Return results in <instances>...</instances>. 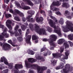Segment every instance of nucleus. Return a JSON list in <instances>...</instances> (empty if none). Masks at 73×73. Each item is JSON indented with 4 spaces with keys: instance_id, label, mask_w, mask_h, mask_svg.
Segmentation results:
<instances>
[{
    "instance_id": "39448f33",
    "label": "nucleus",
    "mask_w": 73,
    "mask_h": 73,
    "mask_svg": "<svg viewBox=\"0 0 73 73\" xmlns=\"http://www.w3.org/2000/svg\"><path fill=\"white\" fill-rule=\"evenodd\" d=\"M35 31L37 32L40 35H46V33L44 29H40L39 28V27L37 25L35 24Z\"/></svg>"
},
{
    "instance_id": "37998d69",
    "label": "nucleus",
    "mask_w": 73,
    "mask_h": 73,
    "mask_svg": "<svg viewBox=\"0 0 73 73\" xmlns=\"http://www.w3.org/2000/svg\"><path fill=\"white\" fill-rule=\"evenodd\" d=\"M27 26L25 27L24 26H21V28L23 31H25V28Z\"/></svg>"
},
{
    "instance_id": "69168bd1",
    "label": "nucleus",
    "mask_w": 73,
    "mask_h": 73,
    "mask_svg": "<svg viewBox=\"0 0 73 73\" xmlns=\"http://www.w3.org/2000/svg\"><path fill=\"white\" fill-rule=\"evenodd\" d=\"M2 68V66L1 65H0V69H1V68Z\"/></svg>"
},
{
    "instance_id": "bf43d9fd",
    "label": "nucleus",
    "mask_w": 73,
    "mask_h": 73,
    "mask_svg": "<svg viewBox=\"0 0 73 73\" xmlns=\"http://www.w3.org/2000/svg\"><path fill=\"white\" fill-rule=\"evenodd\" d=\"M50 70H48L47 71V73H50Z\"/></svg>"
},
{
    "instance_id": "2f4dec72",
    "label": "nucleus",
    "mask_w": 73,
    "mask_h": 73,
    "mask_svg": "<svg viewBox=\"0 0 73 73\" xmlns=\"http://www.w3.org/2000/svg\"><path fill=\"white\" fill-rule=\"evenodd\" d=\"M15 4L16 5L17 7H19V8H21V6L20 5V4L17 2H15Z\"/></svg>"
},
{
    "instance_id": "bb28decb",
    "label": "nucleus",
    "mask_w": 73,
    "mask_h": 73,
    "mask_svg": "<svg viewBox=\"0 0 73 73\" xmlns=\"http://www.w3.org/2000/svg\"><path fill=\"white\" fill-rule=\"evenodd\" d=\"M62 7H66V8H68L69 7V5L68 3H63Z\"/></svg>"
},
{
    "instance_id": "c756f323",
    "label": "nucleus",
    "mask_w": 73,
    "mask_h": 73,
    "mask_svg": "<svg viewBox=\"0 0 73 73\" xmlns=\"http://www.w3.org/2000/svg\"><path fill=\"white\" fill-rule=\"evenodd\" d=\"M29 52H28V53L29 54H31V55H33L35 54V52L31 50H29Z\"/></svg>"
},
{
    "instance_id": "393cba45",
    "label": "nucleus",
    "mask_w": 73,
    "mask_h": 73,
    "mask_svg": "<svg viewBox=\"0 0 73 73\" xmlns=\"http://www.w3.org/2000/svg\"><path fill=\"white\" fill-rule=\"evenodd\" d=\"M28 61L29 62L32 63L33 62H36V59H34L33 58H30L28 59Z\"/></svg>"
},
{
    "instance_id": "f03ea898",
    "label": "nucleus",
    "mask_w": 73,
    "mask_h": 73,
    "mask_svg": "<svg viewBox=\"0 0 73 73\" xmlns=\"http://www.w3.org/2000/svg\"><path fill=\"white\" fill-rule=\"evenodd\" d=\"M66 25L65 27H63L62 29L63 32H68L71 31L73 32V24L72 23H70V21H67L66 22Z\"/></svg>"
},
{
    "instance_id": "f3484780",
    "label": "nucleus",
    "mask_w": 73,
    "mask_h": 73,
    "mask_svg": "<svg viewBox=\"0 0 73 73\" xmlns=\"http://www.w3.org/2000/svg\"><path fill=\"white\" fill-rule=\"evenodd\" d=\"M65 54L66 56H63V58L61 59L62 61H63L64 60V59H68V56L69 54V51H67V52H65Z\"/></svg>"
},
{
    "instance_id": "0e129e2a",
    "label": "nucleus",
    "mask_w": 73,
    "mask_h": 73,
    "mask_svg": "<svg viewBox=\"0 0 73 73\" xmlns=\"http://www.w3.org/2000/svg\"><path fill=\"white\" fill-rule=\"evenodd\" d=\"M67 17V18H69V19H71V17H70V16Z\"/></svg>"
},
{
    "instance_id": "de8ad7c7",
    "label": "nucleus",
    "mask_w": 73,
    "mask_h": 73,
    "mask_svg": "<svg viewBox=\"0 0 73 73\" xmlns=\"http://www.w3.org/2000/svg\"><path fill=\"white\" fill-rule=\"evenodd\" d=\"M68 42L70 45V46H73V42L70 41H68Z\"/></svg>"
},
{
    "instance_id": "dca6fc26",
    "label": "nucleus",
    "mask_w": 73,
    "mask_h": 73,
    "mask_svg": "<svg viewBox=\"0 0 73 73\" xmlns=\"http://www.w3.org/2000/svg\"><path fill=\"white\" fill-rule=\"evenodd\" d=\"M3 58L1 57V62H4V64L6 65H8V61H7V59H6L4 57V56H3Z\"/></svg>"
},
{
    "instance_id": "72a5a7b5",
    "label": "nucleus",
    "mask_w": 73,
    "mask_h": 73,
    "mask_svg": "<svg viewBox=\"0 0 73 73\" xmlns=\"http://www.w3.org/2000/svg\"><path fill=\"white\" fill-rule=\"evenodd\" d=\"M47 29L49 32H50H50H52V29L49 27H47Z\"/></svg>"
},
{
    "instance_id": "c9c22d12",
    "label": "nucleus",
    "mask_w": 73,
    "mask_h": 73,
    "mask_svg": "<svg viewBox=\"0 0 73 73\" xmlns=\"http://www.w3.org/2000/svg\"><path fill=\"white\" fill-rule=\"evenodd\" d=\"M8 43H9V44H10L13 46H15V45L14 44H13L12 43V40H9L8 41Z\"/></svg>"
},
{
    "instance_id": "052dcab7",
    "label": "nucleus",
    "mask_w": 73,
    "mask_h": 73,
    "mask_svg": "<svg viewBox=\"0 0 73 73\" xmlns=\"http://www.w3.org/2000/svg\"><path fill=\"white\" fill-rule=\"evenodd\" d=\"M44 50L45 49H44L43 48H42L41 50V52H43V51H44Z\"/></svg>"
},
{
    "instance_id": "c85d7f7f",
    "label": "nucleus",
    "mask_w": 73,
    "mask_h": 73,
    "mask_svg": "<svg viewBox=\"0 0 73 73\" xmlns=\"http://www.w3.org/2000/svg\"><path fill=\"white\" fill-rule=\"evenodd\" d=\"M28 13L29 14H30V15H33L35 13V11L33 10H29L28 11Z\"/></svg>"
},
{
    "instance_id": "58836bf2",
    "label": "nucleus",
    "mask_w": 73,
    "mask_h": 73,
    "mask_svg": "<svg viewBox=\"0 0 73 73\" xmlns=\"http://www.w3.org/2000/svg\"><path fill=\"white\" fill-rule=\"evenodd\" d=\"M32 39L33 40H37V37L35 35H33L32 36Z\"/></svg>"
},
{
    "instance_id": "423d86ee",
    "label": "nucleus",
    "mask_w": 73,
    "mask_h": 73,
    "mask_svg": "<svg viewBox=\"0 0 73 73\" xmlns=\"http://www.w3.org/2000/svg\"><path fill=\"white\" fill-rule=\"evenodd\" d=\"M23 67L22 64H16L15 66V68L16 70L14 71V73H17V72H18V73H25V71L24 70H21L19 71V69H21Z\"/></svg>"
},
{
    "instance_id": "13d9d810",
    "label": "nucleus",
    "mask_w": 73,
    "mask_h": 73,
    "mask_svg": "<svg viewBox=\"0 0 73 73\" xmlns=\"http://www.w3.org/2000/svg\"><path fill=\"white\" fill-rule=\"evenodd\" d=\"M22 20H23V21H24V22L25 21V18L24 17L23 18Z\"/></svg>"
},
{
    "instance_id": "09e8293b",
    "label": "nucleus",
    "mask_w": 73,
    "mask_h": 73,
    "mask_svg": "<svg viewBox=\"0 0 73 73\" xmlns=\"http://www.w3.org/2000/svg\"><path fill=\"white\" fill-rule=\"evenodd\" d=\"M69 13V11H65V13L64 14V15L65 16H66L67 15V14Z\"/></svg>"
},
{
    "instance_id": "49530a36",
    "label": "nucleus",
    "mask_w": 73,
    "mask_h": 73,
    "mask_svg": "<svg viewBox=\"0 0 73 73\" xmlns=\"http://www.w3.org/2000/svg\"><path fill=\"white\" fill-rule=\"evenodd\" d=\"M56 14L57 15H61V13L59 11H58V12H55Z\"/></svg>"
},
{
    "instance_id": "0eeeda50",
    "label": "nucleus",
    "mask_w": 73,
    "mask_h": 73,
    "mask_svg": "<svg viewBox=\"0 0 73 73\" xmlns=\"http://www.w3.org/2000/svg\"><path fill=\"white\" fill-rule=\"evenodd\" d=\"M72 69L70 68V65L67 64L65 67V68L63 69V71H61V72L62 73H68L69 72H71Z\"/></svg>"
},
{
    "instance_id": "f8f14e48",
    "label": "nucleus",
    "mask_w": 73,
    "mask_h": 73,
    "mask_svg": "<svg viewBox=\"0 0 73 73\" xmlns=\"http://www.w3.org/2000/svg\"><path fill=\"white\" fill-rule=\"evenodd\" d=\"M13 13L14 15H17V14H18L21 17H23L24 16V14L21 13L20 11H19L17 9H15Z\"/></svg>"
},
{
    "instance_id": "473e14b6",
    "label": "nucleus",
    "mask_w": 73,
    "mask_h": 73,
    "mask_svg": "<svg viewBox=\"0 0 73 73\" xmlns=\"http://www.w3.org/2000/svg\"><path fill=\"white\" fill-rule=\"evenodd\" d=\"M59 23L60 24H64V20L62 18H60V20L59 21Z\"/></svg>"
},
{
    "instance_id": "4be33fe9",
    "label": "nucleus",
    "mask_w": 73,
    "mask_h": 73,
    "mask_svg": "<svg viewBox=\"0 0 73 73\" xmlns=\"http://www.w3.org/2000/svg\"><path fill=\"white\" fill-rule=\"evenodd\" d=\"M60 66L58 67H57L56 68V70H58V69H62L64 68V64L62 63H61L60 64Z\"/></svg>"
},
{
    "instance_id": "1a4fd4ad",
    "label": "nucleus",
    "mask_w": 73,
    "mask_h": 73,
    "mask_svg": "<svg viewBox=\"0 0 73 73\" xmlns=\"http://www.w3.org/2000/svg\"><path fill=\"white\" fill-rule=\"evenodd\" d=\"M25 65L27 68H30V67L32 66V67H33L34 69H35L37 67V66H38L37 64H33L31 65L28 62H27V60H25Z\"/></svg>"
},
{
    "instance_id": "6e6d98bb",
    "label": "nucleus",
    "mask_w": 73,
    "mask_h": 73,
    "mask_svg": "<svg viewBox=\"0 0 73 73\" xmlns=\"http://www.w3.org/2000/svg\"><path fill=\"white\" fill-rule=\"evenodd\" d=\"M48 40V39H45V38L43 39V41H47Z\"/></svg>"
},
{
    "instance_id": "774afa93",
    "label": "nucleus",
    "mask_w": 73,
    "mask_h": 73,
    "mask_svg": "<svg viewBox=\"0 0 73 73\" xmlns=\"http://www.w3.org/2000/svg\"><path fill=\"white\" fill-rule=\"evenodd\" d=\"M35 43H37L38 42V40H36V41H35Z\"/></svg>"
},
{
    "instance_id": "e2e57ef3",
    "label": "nucleus",
    "mask_w": 73,
    "mask_h": 73,
    "mask_svg": "<svg viewBox=\"0 0 73 73\" xmlns=\"http://www.w3.org/2000/svg\"><path fill=\"white\" fill-rule=\"evenodd\" d=\"M46 55H47V53H46L45 54H44V56H46Z\"/></svg>"
},
{
    "instance_id": "79ce46f5",
    "label": "nucleus",
    "mask_w": 73,
    "mask_h": 73,
    "mask_svg": "<svg viewBox=\"0 0 73 73\" xmlns=\"http://www.w3.org/2000/svg\"><path fill=\"white\" fill-rule=\"evenodd\" d=\"M18 40L19 41H21L23 40V39L22 37H19L18 38Z\"/></svg>"
},
{
    "instance_id": "f257e3e1",
    "label": "nucleus",
    "mask_w": 73,
    "mask_h": 73,
    "mask_svg": "<svg viewBox=\"0 0 73 73\" xmlns=\"http://www.w3.org/2000/svg\"><path fill=\"white\" fill-rule=\"evenodd\" d=\"M49 24L51 27H53L54 28V32L55 33H56L59 36H61V29L58 26L57 27H56V24L55 23H53V21L51 19H48Z\"/></svg>"
},
{
    "instance_id": "ea45409f",
    "label": "nucleus",
    "mask_w": 73,
    "mask_h": 73,
    "mask_svg": "<svg viewBox=\"0 0 73 73\" xmlns=\"http://www.w3.org/2000/svg\"><path fill=\"white\" fill-rule=\"evenodd\" d=\"M8 72V70L7 69L1 72V73H7Z\"/></svg>"
},
{
    "instance_id": "a18cd8bd",
    "label": "nucleus",
    "mask_w": 73,
    "mask_h": 73,
    "mask_svg": "<svg viewBox=\"0 0 73 73\" xmlns=\"http://www.w3.org/2000/svg\"><path fill=\"white\" fill-rule=\"evenodd\" d=\"M29 25L30 26V28L31 29V31H33V25L30 24Z\"/></svg>"
},
{
    "instance_id": "a19ab883",
    "label": "nucleus",
    "mask_w": 73,
    "mask_h": 73,
    "mask_svg": "<svg viewBox=\"0 0 73 73\" xmlns=\"http://www.w3.org/2000/svg\"><path fill=\"white\" fill-rule=\"evenodd\" d=\"M19 26H18V25H17L14 28V30L15 31H17V29H19Z\"/></svg>"
},
{
    "instance_id": "e433bc0d",
    "label": "nucleus",
    "mask_w": 73,
    "mask_h": 73,
    "mask_svg": "<svg viewBox=\"0 0 73 73\" xmlns=\"http://www.w3.org/2000/svg\"><path fill=\"white\" fill-rule=\"evenodd\" d=\"M5 16L6 18H8L9 17H11L12 16L11 14H7L5 15Z\"/></svg>"
},
{
    "instance_id": "5fc2aeb1",
    "label": "nucleus",
    "mask_w": 73,
    "mask_h": 73,
    "mask_svg": "<svg viewBox=\"0 0 73 73\" xmlns=\"http://www.w3.org/2000/svg\"><path fill=\"white\" fill-rule=\"evenodd\" d=\"M7 4L8 3H9V0H6L4 1Z\"/></svg>"
},
{
    "instance_id": "864d4df0",
    "label": "nucleus",
    "mask_w": 73,
    "mask_h": 73,
    "mask_svg": "<svg viewBox=\"0 0 73 73\" xmlns=\"http://www.w3.org/2000/svg\"><path fill=\"white\" fill-rule=\"evenodd\" d=\"M52 63H53V65H54V64H56V62H57V61H56V60H54V61H53L52 62Z\"/></svg>"
},
{
    "instance_id": "5701e85b",
    "label": "nucleus",
    "mask_w": 73,
    "mask_h": 73,
    "mask_svg": "<svg viewBox=\"0 0 73 73\" xmlns=\"http://www.w3.org/2000/svg\"><path fill=\"white\" fill-rule=\"evenodd\" d=\"M23 1H27V4H28V5H31V6H33L34 4H33V3H32V2L30 1V0H22Z\"/></svg>"
},
{
    "instance_id": "8fccbe9b",
    "label": "nucleus",
    "mask_w": 73,
    "mask_h": 73,
    "mask_svg": "<svg viewBox=\"0 0 73 73\" xmlns=\"http://www.w3.org/2000/svg\"><path fill=\"white\" fill-rule=\"evenodd\" d=\"M19 32V33L20 35H21V33H22V31L21 29H19L18 30Z\"/></svg>"
},
{
    "instance_id": "603ef678",
    "label": "nucleus",
    "mask_w": 73,
    "mask_h": 73,
    "mask_svg": "<svg viewBox=\"0 0 73 73\" xmlns=\"http://www.w3.org/2000/svg\"><path fill=\"white\" fill-rule=\"evenodd\" d=\"M29 73H33V71L30 70L29 71Z\"/></svg>"
},
{
    "instance_id": "7c9ffc66",
    "label": "nucleus",
    "mask_w": 73,
    "mask_h": 73,
    "mask_svg": "<svg viewBox=\"0 0 73 73\" xmlns=\"http://www.w3.org/2000/svg\"><path fill=\"white\" fill-rule=\"evenodd\" d=\"M50 17L52 19H53V20H54V21H55V22L56 23H57V20L55 18V17H53L52 16H50Z\"/></svg>"
},
{
    "instance_id": "4c0bfd02",
    "label": "nucleus",
    "mask_w": 73,
    "mask_h": 73,
    "mask_svg": "<svg viewBox=\"0 0 73 73\" xmlns=\"http://www.w3.org/2000/svg\"><path fill=\"white\" fill-rule=\"evenodd\" d=\"M59 10V9L56 7H54L52 9L53 11H57Z\"/></svg>"
},
{
    "instance_id": "9d476101",
    "label": "nucleus",
    "mask_w": 73,
    "mask_h": 73,
    "mask_svg": "<svg viewBox=\"0 0 73 73\" xmlns=\"http://www.w3.org/2000/svg\"><path fill=\"white\" fill-rule=\"evenodd\" d=\"M46 69H47L46 67L39 66L37 68V72L39 73H42L44 70Z\"/></svg>"
},
{
    "instance_id": "a211bd4d",
    "label": "nucleus",
    "mask_w": 73,
    "mask_h": 73,
    "mask_svg": "<svg viewBox=\"0 0 73 73\" xmlns=\"http://www.w3.org/2000/svg\"><path fill=\"white\" fill-rule=\"evenodd\" d=\"M22 6V9L24 10L27 9H30L31 7L28 6H26L24 5V3H22L21 4Z\"/></svg>"
},
{
    "instance_id": "2eb2a0df",
    "label": "nucleus",
    "mask_w": 73,
    "mask_h": 73,
    "mask_svg": "<svg viewBox=\"0 0 73 73\" xmlns=\"http://www.w3.org/2000/svg\"><path fill=\"white\" fill-rule=\"evenodd\" d=\"M11 30H10L9 32L10 33L11 35V36H12L13 35H15V36L16 37H17V36H19V33H18V32H17V31H15L14 32V33H13L12 32V31Z\"/></svg>"
},
{
    "instance_id": "6ab92c4d",
    "label": "nucleus",
    "mask_w": 73,
    "mask_h": 73,
    "mask_svg": "<svg viewBox=\"0 0 73 73\" xmlns=\"http://www.w3.org/2000/svg\"><path fill=\"white\" fill-rule=\"evenodd\" d=\"M35 57L36 58V59H37V60H42V61H44V59L42 58V57L41 56H38V55L37 53L36 54Z\"/></svg>"
},
{
    "instance_id": "ddd939ff",
    "label": "nucleus",
    "mask_w": 73,
    "mask_h": 73,
    "mask_svg": "<svg viewBox=\"0 0 73 73\" xmlns=\"http://www.w3.org/2000/svg\"><path fill=\"white\" fill-rule=\"evenodd\" d=\"M64 47H65V48H68L69 47V45L66 43H64L63 46L60 47V53H62L64 51Z\"/></svg>"
},
{
    "instance_id": "412c9836",
    "label": "nucleus",
    "mask_w": 73,
    "mask_h": 73,
    "mask_svg": "<svg viewBox=\"0 0 73 73\" xmlns=\"http://www.w3.org/2000/svg\"><path fill=\"white\" fill-rule=\"evenodd\" d=\"M31 17H32L31 15L28 16L26 17V20H27L28 21H32V22H34L35 21V20H33V18H31V19H30Z\"/></svg>"
},
{
    "instance_id": "20e7f679",
    "label": "nucleus",
    "mask_w": 73,
    "mask_h": 73,
    "mask_svg": "<svg viewBox=\"0 0 73 73\" xmlns=\"http://www.w3.org/2000/svg\"><path fill=\"white\" fill-rule=\"evenodd\" d=\"M0 28H1L2 30H4L3 33H2L3 36L0 35V40H3L4 36L6 38L9 37V34L7 33V29L5 28V27L3 25H0Z\"/></svg>"
},
{
    "instance_id": "b1692460",
    "label": "nucleus",
    "mask_w": 73,
    "mask_h": 73,
    "mask_svg": "<svg viewBox=\"0 0 73 73\" xmlns=\"http://www.w3.org/2000/svg\"><path fill=\"white\" fill-rule=\"evenodd\" d=\"M65 41V40L64 39H60L57 41V43L58 44H62Z\"/></svg>"
},
{
    "instance_id": "338daca9",
    "label": "nucleus",
    "mask_w": 73,
    "mask_h": 73,
    "mask_svg": "<svg viewBox=\"0 0 73 73\" xmlns=\"http://www.w3.org/2000/svg\"><path fill=\"white\" fill-rule=\"evenodd\" d=\"M33 50L34 51H36V48H34V49H33Z\"/></svg>"
},
{
    "instance_id": "680f3d73",
    "label": "nucleus",
    "mask_w": 73,
    "mask_h": 73,
    "mask_svg": "<svg viewBox=\"0 0 73 73\" xmlns=\"http://www.w3.org/2000/svg\"><path fill=\"white\" fill-rule=\"evenodd\" d=\"M41 13H44V14H45V12H44V11H41L40 12Z\"/></svg>"
},
{
    "instance_id": "c03bdc74",
    "label": "nucleus",
    "mask_w": 73,
    "mask_h": 73,
    "mask_svg": "<svg viewBox=\"0 0 73 73\" xmlns=\"http://www.w3.org/2000/svg\"><path fill=\"white\" fill-rule=\"evenodd\" d=\"M14 19L15 20L18 21H20V19L18 17H15L14 18Z\"/></svg>"
},
{
    "instance_id": "4468645a",
    "label": "nucleus",
    "mask_w": 73,
    "mask_h": 73,
    "mask_svg": "<svg viewBox=\"0 0 73 73\" xmlns=\"http://www.w3.org/2000/svg\"><path fill=\"white\" fill-rule=\"evenodd\" d=\"M60 4H61L60 3V2L58 1L56 2H53L50 5L51 9H52V7H53V6H59L60 5Z\"/></svg>"
},
{
    "instance_id": "7ed1b4c3",
    "label": "nucleus",
    "mask_w": 73,
    "mask_h": 73,
    "mask_svg": "<svg viewBox=\"0 0 73 73\" xmlns=\"http://www.w3.org/2000/svg\"><path fill=\"white\" fill-rule=\"evenodd\" d=\"M57 39V36L54 35H52L50 36V38L48 39L49 43L51 45L50 50H53L54 49V46H55L53 41H55Z\"/></svg>"
},
{
    "instance_id": "6e6552de",
    "label": "nucleus",
    "mask_w": 73,
    "mask_h": 73,
    "mask_svg": "<svg viewBox=\"0 0 73 73\" xmlns=\"http://www.w3.org/2000/svg\"><path fill=\"white\" fill-rule=\"evenodd\" d=\"M0 45L1 46H3V49L4 50H7L11 48L10 45L7 43H4L3 44L2 43L0 42Z\"/></svg>"
},
{
    "instance_id": "f704fd0d",
    "label": "nucleus",
    "mask_w": 73,
    "mask_h": 73,
    "mask_svg": "<svg viewBox=\"0 0 73 73\" xmlns=\"http://www.w3.org/2000/svg\"><path fill=\"white\" fill-rule=\"evenodd\" d=\"M9 68L10 69H12L13 68V63H11L8 65Z\"/></svg>"
},
{
    "instance_id": "aec40b11",
    "label": "nucleus",
    "mask_w": 73,
    "mask_h": 73,
    "mask_svg": "<svg viewBox=\"0 0 73 73\" xmlns=\"http://www.w3.org/2000/svg\"><path fill=\"white\" fill-rule=\"evenodd\" d=\"M31 36L30 35H28L26 38V41L27 44H31V42H30V40H31Z\"/></svg>"
},
{
    "instance_id": "a878e982",
    "label": "nucleus",
    "mask_w": 73,
    "mask_h": 73,
    "mask_svg": "<svg viewBox=\"0 0 73 73\" xmlns=\"http://www.w3.org/2000/svg\"><path fill=\"white\" fill-rule=\"evenodd\" d=\"M52 55L54 57H56V58H58L59 57H60V54L58 53L57 54H53Z\"/></svg>"
},
{
    "instance_id": "9b49d317",
    "label": "nucleus",
    "mask_w": 73,
    "mask_h": 73,
    "mask_svg": "<svg viewBox=\"0 0 73 73\" xmlns=\"http://www.w3.org/2000/svg\"><path fill=\"white\" fill-rule=\"evenodd\" d=\"M11 21L10 20H7L6 22V26L9 30H12V27L11 25Z\"/></svg>"
},
{
    "instance_id": "cd10ccee",
    "label": "nucleus",
    "mask_w": 73,
    "mask_h": 73,
    "mask_svg": "<svg viewBox=\"0 0 73 73\" xmlns=\"http://www.w3.org/2000/svg\"><path fill=\"white\" fill-rule=\"evenodd\" d=\"M43 18L42 17L40 18V19H39L38 18H37L36 19V21L37 22H42L43 21Z\"/></svg>"
},
{
    "instance_id": "4d7b16f0",
    "label": "nucleus",
    "mask_w": 73,
    "mask_h": 73,
    "mask_svg": "<svg viewBox=\"0 0 73 73\" xmlns=\"http://www.w3.org/2000/svg\"><path fill=\"white\" fill-rule=\"evenodd\" d=\"M9 12L11 13H13V11L12 9H10L9 10Z\"/></svg>"
},
{
    "instance_id": "3c124183",
    "label": "nucleus",
    "mask_w": 73,
    "mask_h": 73,
    "mask_svg": "<svg viewBox=\"0 0 73 73\" xmlns=\"http://www.w3.org/2000/svg\"><path fill=\"white\" fill-rule=\"evenodd\" d=\"M29 33V29H28L27 30L26 33V36H27V35L28 33Z\"/></svg>"
}]
</instances>
